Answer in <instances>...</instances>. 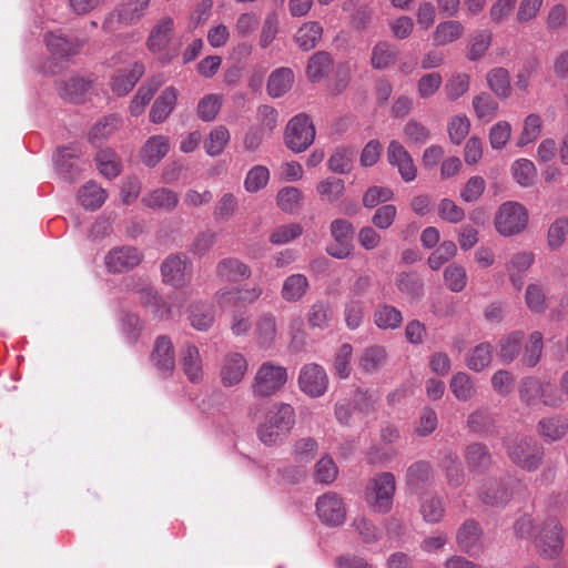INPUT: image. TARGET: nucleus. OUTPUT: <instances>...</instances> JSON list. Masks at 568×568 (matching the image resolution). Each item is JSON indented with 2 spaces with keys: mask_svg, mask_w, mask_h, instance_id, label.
<instances>
[{
  "mask_svg": "<svg viewBox=\"0 0 568 568\" xmlns=\"http://www.w3.org/2000/svg\"><path fill=\"white\" fill-rule=\"evenodd\" d=\"M295 423V412L290 404H274L266 413L264 422L257 428L258 439L266 446L282 442Z\"/></svg>",
  "mask_w": 568,
  "mask_h": 568,
  "instance_id": "nucleus-1",
  "label": "nucleus"
},
{
  "mask_svg": "<svg viewBox=\"0 0 568 568\" xmlns=\"http://www.w3.org/2000/svg\"><path fill=\"white\" fill-rule=\"evenodd\" d=\"M509 459L526 471H535L542 464L545 449L532 437L516 436L505 443Z\"/></svg>",
  "mask_w": 568,
  "mask_h": 568,
  "instance_id": "nucleus-2",
  "label": "nucleus"
},
{
  "mask_svg": "<svg viewBox=\"0 0 568 568\" xmlns=\"http://www.w3.org/2000/svg\"><path fill=\"white\" fill-rule=\"evenodd\" d=\"M520 402L527 407H535L539 402L545 406L558 407L562 403L556 387L535 377H525L518 387Z\"/></svg>",
  "mask_w": 568,
  "mask_h": 568,
  "instance_id": "nucleus-3",
  "label": "nucleus"
},
{
  "mask_svg": "<svg viewBox=\"0 0 568 568\" xmlns=\"http://www.w3.org/2000/svg\"><path fill=\"white\" fill-rule=\"evenodd\" d=\"M396 479L393 473L383 471L375 475L366 487V500L372 509L387 514L393 507Z\"/></svg>",
  "mask_w": 568,
  "mask_h": 568,
  "instance_id": "nucleus-4",
  "label": "nucleus"
},
{
  "mask_svg": "<svg viewBox=\"0 0 568 568\" xmlns=\"http://www.w3.org/2000/svg\"><path fill=\"white\" fill-rule=\"evenodd\" d=\"M315 128L305 113L293 116L286 124L284 143L295 153L307 150L314 142Z\"/></svg>",
  "mask_w": 568,
  "mask_h": 568,
  "instance_id": "nucleus-5",
  "label": "nucleus"
},
{
  "mask_svg": "<svg viewBox=\"0 0 568 568\" xmlns=\"http://www.w3.org/2000/svg\"><path fill=\"white\" fill-rule=\"evenodd\" d=\"M287 382V369L273 362L263 363L254 377L252 390L255 396L270 397L280 392Z\"/></svg>",
  "mask_w": 568,
  "mask_h": 568,
  "instance_id": "nucleus-6",
  "label": "nucleus"
},
{
  "mask_svg": "<svg viewBox=\"0 0 568 568\" xmlns=\"http://www.w3.org/2000/svg\"><path fill=\"white\" fill-rule=\"evenodd\" d=\"M528 224V212L518 202H506L500 205L495 216V226L503 236H511L523 232Z\"/></svg>",
  "mask_w": 568,
  "mask_h": 568,
  "instance_id": "nucleus-7",
  "label": "nucleus"
},
{
  "mask_svg": "<svg viewBox=\"0 0 568 568\" xmlns=\"http://www.w3.org/2000/svg\"><path fill=\"white\" fill-rule=\"evenodd\" d=\"M536 547L545 558H555L564 547V531L557 518H548L535 537Z\"/></svg>",
  "mask_w": 568,
  "mask_h": 568,
  "instance_id": "nucleus-8",
  "label": "nucleus"
},
{
  "mask_svg": "<svg viewBox=\"0 0 568 568\" xmlns=\"http://www.w3.org/2000/svg\"><path fill=\"white\" fill-rule=\"evenodd\" d=\"M150 362L161 378L168 379L173 376L175 371V351L170 336L160 335L155 338Z\"/></svg>",
  "mask_w": 568,
  "mask_h": 568,
  "instance_id": "nucleus-9",
  "label": "nucleus"
},
{
  "mask_svg": "<svg viewBox=\"0 0 568 568\" xmlns=\"http://www.w3.org/2000/svg\"><path fill=\"white\" fill-rule=\"evenodd\" d=\"M142 258L143 254L134 246H116L104 255V266L111 274L126 273L136 267Z\"/></svg>",
  "mask_w": 568,
  "mask_h": 568,
  "instance_id": "nucleus-10",
  "label": "nucleus"
},
{
  "mask_svg": "<svg viewBox=\"0 0 568 568\" xmlns=\"http://www.w3.org/2000/svg\"><path fill=\"white\" fill-rule=\"evenodd\" d=\"M298 386L310 397L323 396L328 387V377L325 369L315 363L304 365L300 372Z\"/></svg>",
  "mask_w": 568,
  "mask_h": 568,
  "instance_id": "nucleus-11",
  "label": "nucleus"
},
{
  "mask_svg": "<svg viewBox=\"0 0 568 568\" xmlns=\"http://www.w3.org/2000/svg\"><path fill=\"white\" fill-rule=\"evenodd\" d=\"M82 150L78 144H70L57 149L54 164L58 174L68 182L79 179L81 168L78 164Z\"/></svg>",
  "mask_w": 568,
  "mask_h": 568,
  "instance_id": "nucleus-12",
  "label": "nucleus"
},
{
  "mask_svg": "<svg viewBox=\"0 0 568 568\" xmlns=\"http://www.w3.org/2000/svg\"><path fill=\"white\" fill-rule=\"evenodd\" d=\"M189 258L183 253L170 254L161 264L163 282L173 287H183L190 281L187 273Z\"/></svg>",
  "mask_w": 568,
  "mask_h": 568,
  "instance_id": "nucleus-13",
  "label": "nucleus"
},
{
  "mask_svg": "<svg viewBox=\"0 0 568 568\" xmlns=\"http://www.w3.org/2000/svg\"><path fill=\"white\" fill-rule=\"evenodd\" d=\"M316 511L320 519L326 525L339 526L345 521V506L335 493H327L318 497Z\"/></svg>",
  "mask_w": 568,
  "mask_h": 568,
  "instance_id": "nucleus-14",
  "label": "nucleus"
},
{
  "mask_svg": "<svg viewBox=\"0 0 568 568\" xmlns=\"http://www.w3.org/2000/svg\"><path fill=\"white\" fill-rule=\"evenodd\" d=\"M388 163L398 169L400 178L405 182H412L417 176V168L408 151L396 140L389 142L387 146Z\"/></svg>",
  "mask_w": 568,
  "mask_h": 568,
  "instance_id": "nucleus-15",
  "label": "nucleus"
},
{
  "mask_svg": "<svg viewBox=\"0 0 568 568\" xmlns=\"http://www.w3.org/2000/svg\"><path fill=\"white\" fill-rule=\"evenodd\" d=\"M150 4V0H128L121 7L104 20L103 28L111 29V23L116 17L120 23L132 26L136 23L144 14Z\"/></svg>",
  "mask_w": 568,
  "mask_h": 568,
  "instance_id": "nucleus-16",
  "label": "nucleus"
},
{
  "mask_svg": "<svg viewBox=\"0 0 568 568\" xmlns=\"http://www.w3.org/2000/svg\"><path fill=\"white\" fill-rule=\"evenodd\" d=\"M215 275L222 282L240 283L251 277L252 270L240 258L227 256L216 263Z\"/></svg>",
  "mask_w": 568,
  "mask_h": 568,
  "instance_id": "nucleus-17",
  "label": "nucleus"
},
{
  "mask_svg": "<svg viewBox=\"0 0 568 568\" xmlns=\"http://www.w3.org/2000/svg\"><path fill=\"white\" fill-rule=\"evenodd\" d=\"M434 479V469L427 460L412 463L405 473V484L414 493H419L428 487Z\"/></svg>",
  "mask_w": 568,
  "mask_h": 568,
  "instance_id": "nucleus-18",
  "label": "nucleus"
},
{
  "mask_svg": "<svg viewBox=\"0 0 568 568\" xmlns=\"http://www.w3.org/2000/svg\"><path fill=\"white\" fill-rule=\"evenodd\" d=\"M145 68L141 62H134L130 68L118 70L111 79V89L119 95H126L144 74Z\"/></svg>",
  "mask_w": 568,
  "mask_h": 568,
  "instance_id": "nucleus-19",
  "label": "nucleus"
},
{
  "mask_svg": "<svg viewBox=\"0 0 568 568\" xmlns=\"http://www.w3.org/2000/svg\"><path fill=\"white\" fill-rule=\"evenodd\" d=\"M183 373L191 383H199L203 377V363L199 348L186 342L180 349Z\"/></svg>",
  "mask_w": 568,
  "mask_h": 568,
  "instance_id": "nucleus-20",
  "label": "nucleus"
},
{
  "mask_svg": "<svg viewBox=\"0 0 568 568\" xmlns=\"http://www.w3.org/2000/svg\"><path fill=\"white\" fill-rule=\"evenodd\" d=\"M174 32V20L171 17L161 18L151 30L146 47L152 53H160L168 49Z\"/></svg>",
  "mask_w": 568,
  "mask_h": 568,
  "instance_id": "nucleus-21",
  "label": "nucleus"
},
{
  "mask_svg": "<svg viewBox=\"0 0 568 568\" xmlns=\"http://www.w3.org/2000/svg\"><path fill=\"white\" fill-rule=\"evenodd\" d=\"M464 458L471 473L483 474L489 469L493 457L488 446L484 443H471L465 448Z\"/></svg>",
  "mask_w": 568,
  "mask_h": 568,
  "instance_id": "nucleus-22",
  "label": "nucleus"
},
{
  "mask_svg": "<svg viewBox=\"0 0 568 568\" xmlns=\"http://www.w3.org/2000/svg\"><path fill=\"white\" fill-rule=\"evenodd\" d=\"M525 337V333L520 329L513 331L500 337L497 356L503 364L509 365L518 358L523 351Z\"/></svg>",
  "mask_w": 568,
  "mask_h": 568,
  "instance_id": "nucleus-23",
  "label": "nucleus"
},
{
  "mask_svg": "<svg viewBox=\"0 0 568 568\" xmlns=\"http://www.w3.org/2000/svg\"><path fill=\"white\" fill-rule=\"evenodd\" d=\"M247 369V363L240 353H231L224 357L221 369V378L224 386H233L239 384Z\"/></svg>",
  "mask_w": 568,
  "mask_h": 568,
  "instance_id": "nucleus-24",
  "label": "nucleus"
},
{
  "mask_svg": "<svg viewBox=\"0 0 568 568\" xmlns=\"http://www.w3.org/2000/svg\"><path fill=\"white\" fill-rule=\"evenodd\" d=\"M44 41L50 52L59 58L77 54L84 44V42L78 38H68L54 32L47 33Z\"/></svg>",
  "mask_w": 568,
  "mask_h": 568,
  "instance_id": "nucleus-25",
  "label": "nucleus"
},
{
  "mask_svg": "<svg viewBox=\"0 0 568 568\" xmlns=\"http://www.w3.org/2000/svg\"><path fill=\"white\" fill-rule=\"evenodd\" d=\"M178 99V90L169 87L155 99L151 111L150 121L153 123H162L173 111Z\"/></svg>",
  "mask_w": 568,
  "mask_h": 568,
  "instance_id": "nucleus-26",
  "label": "nucleus"
},
{
  "mask_svg": "<svg viewBox=\"0 0 568 568\" xmlns=\"http://www.w3.org/2000/svg\"><path fill=\"white\" fill-rule=\"evenodd\" d=\"M478 497L487 506L503 507L510 500L511 493L503 481L491 480L483 487Z\"/></svg>",
  "mask_w": 568,
  "mask_h": 568,
  "instance_id": "nucleus-27",
  "label": "nucleus"
},
{
  "mask_svg": "<svg viewBox=\"0 0 568 568\" xmlns=\"http://www.w3.org/2000/svg\"><path fill=\"white\" fill-rule=\"evenodd\" d=\"M169 139L164 135L151 136L142 148V161L149 166H155L169 152Z\"/></svg>",
  "mask_w": 568,
  "mask_h": 568,
  "instance_id": "nucleus-28",
  "label": "nucleus"
},
{
  "mask_svg": "<svg viewBox=\"0 0 568 568\" xmlns=\"http://www.w3.org/2000/svg\"><path fill=\"white\" fill-rule=\"evenodd\" d=\"M481 535L483 529L479 523L469 518L459 527L456 535V541L462 550L470 552L478 547Z\"/></svg>",
  "mask_w": 568,
  "mask_h": 568,
  "instance_id": "nucleus-29",
  "label": "nucleus"
},
{
  "mask_svg": "<svg viewBox=\"0 0 568 568\" xmlns=\"http://www.w3.org/2000/svg\"><path fill=\"white\" fill-rule=\"evenodd\" d=\"M538 430L547 442L560 440L568 433V418L564 415L544 417L538 422Z\"/></svg>",
  "mask_w": 568,
  "mask_h": 568,
  "instance_id": "nucleus-30",
  "label": "nucleus"
},
{
  "mask_svg": "<svg viewBox=\"0 0 568 568\" xmlns=\"http://www.w3.org/2000/svg\"><path fill=\"white\" fill-rule=\"evenodd\" d=\"M395 285L400 293L412 301H417L424 295V282L416 271L398 273Z\"/></svg>",
  "mask_w": 568,
  "mask_h": 568,
  "instance_id": "nucleus-31",
  "label": "nucleus"
},
{
  "mask_svg": "<svg viewBox=\"0 0 568 568\" xmlns=\"http://www.w3.org/2000/svg\"><path fill=\"white\" fill-rule=\"evenodd\" d=\"M294 82V73L290 68L274 70L267 80L266 90L270 97L276 99L288 92Z\"/></svg>",
  "mask_w": 568,
  "mask_h": 568,
  "instance_id": "nucleus-32",
  "label": "nucleus"
},
{
  "mask_svg": "<svg viewBox=\"0 0 568 568\" xmlns=\"http://www.w3.org/2000/svg\"><path fill=\"white\" fill-rule=\"evenodd\" d=\"M486 82L497 98L505 100L510 97V74L506 68L496 67L490 69L486 74Z\"/></svg>",
  "mask_w": 568,
  "mask_h": 568,
  "instance_id": "nucleus-33",
  "label": "nucleus"
},
{
  "mask_svg": "<svg viewBox=\"0 0 568 568\" xmlns=\"http://www.w3.org/2000/svg\"><path fill=\"white\" fill-rule=\"evenodd\" d=\"M356 151L353 146L339 145L327 160L328 169L337 174H348L353 169Z\"/></svg>",
  "mask_w": 568,
  "mask_h": 568,
  "instance_id": "nucleus-34",
  "label": "nucleus"
},
{
  "mask_svg": "<svg viewBox=\"0 0 568 568\" xmlns=\"http://www.w3.org/2000/svg\"><path fill=\"white\" fill-rule=\"evenodd\" d=\"M467 428L469 432L475 434H494L496 429V418L488 409L478 408L469 414L467 418Z\"/></svg>",
  "mask_w": 568,
  "mask_h": 568,
  "instance_id": "nucleus-35",
  "label": "nucleus"
},
{
  "mask_svg": "<svg viewBox=\"0 0 568 568\" xmlns=\"http://www.w3.org/2000/svg\"><path fill=\"white\" fill-rule=\"evenodd\" d=\"M464 34V27L457 20H448L436 26L433 33V43L436 47L447 45L457 41Z\"/></svg>",
  "mask_w": 568,
  "mask_h": 568,
  "instance_id": "nucleus-36",
  "label": "nucleus"
},
{
  "mask_svg": "<svg viewBox=\"0 0 568 568\" xmlns=\"http://www.w3.org/2000/svg\"><path fill=\"white\" fill-rule=\"evenodd\" d=\"M106 197V191L94 181H89L79 190V201L85 210H98L105 202Z\"/></svg>",
  "mask_w": 568,
  "mask_h": 568,
  "instance_id": "nucleus-37",
  "label": "nucleus"
},
{
  "mask_svg": "<svg viewBox=\"0 0 568 568\" xmlns=\"http://www.w3.org/2000/svg\"><path fill=\"white\" fill-rule=\"evenodd\" d=\"M398 52L396 45L379 41L372 49L371 64L376 70H384L396 61Z\"/></svg>",
  "mask_w": 568,
  "mask_h": 568,
  "instance_id": "nucleus-38",
  "label": "nucleus"
},
{
  "mask_svg": "<svg viewBox=\"0 0 568 568\" xmlns=\"http://www.w3.org/2000/svg\"><path fill=\"white\" fill-rule=\"evenodd\" d=\"M139 301L145 307H151L154 316L160 320L169 318L171 307L164 303L158 292L151 286H144L138 291Z\"/></svg>",
  "mask_w": 568,
  "mask_h": 568,
  "instance_id": "nucleus-39",
  "label": "nucleus"
},
{
  "mask_svg": "<svg viewBox=\"0 0 568 568\" xmlns=\"http://www.w3.org/2000/svg\"><path fill=\"white\" fill-rule=\"evenodd\" d=\"M334 312L329 302L320 300L310 306L307 323L313 328L326 329L333 318Z\"/></svg>",
  "mask_w": 568,
  "mask_h": 568,
  "instance_id": "nucleus-40",
  "label": "nucleus"
},
{
  "mask_svg": "<svg viewBox=\"0 0 568 568\" xmlns=\"http://www.w3.org/2000/svg\"><path fill=\"white\" fill-rule=\"evenodd\" d=\"M255 334L260 346L271 347L277 335L275 316L271 313L261 315L255 324Z\"/></svg>",
  "mask_w": 568,
  "mask_h": 568,
  "instance_id": "nucleus-41",
  "label": "nucleus"
},
{
  "mask_svg": "<svg viewBox=\"0 0 568 568\" xmlns=\"http://www.w3.org/2000/svg\"><path fill=\"white\" fill-rule=\"evenodd\" d=\"M333 60L328 52L317 51L314 53L307 63L306 74L311 82L315 83L321 81L331 70Z\"/></svg>",
  "mask_w": 568,
  "mask_h": 568,
  "instance_id": "nucleus-42",
  "label": "nucleus"
},
{
  "mask_svg": "<svg viewBox=\"0 0 568 568\" xmlns=\"http://www.w3.org/2000/svg\"><path fill=\"white\" fill-rule=\"evenodd\" d=\"M162 81L158 78H152L148 83L142 84L133 100L130 103V112L133 116H139L143 113L146 104L152 100L155 91L160 88Z\"/></svg>",
  "mask_w": 568,
  "mask_h": 568,
  "instance_id": "nucleus-43",
  "label": "nucleus"
},
{
  "mask_svg": "<svg viewBox=\"0 0 568 568\" xmlns=\"http://www.w3.org/2000/svg\"><path fill=\"white\" fill-rule=\"evenodd\" d=\"M323 28L316 21L304 23L295 34V41L301 50L310 51L316 47L322 38Z\"/></svg>",
  "mask_w": 568,
  "mask_h": 568,
  "instance_id": "nucleus-44",
  "label": "nucleus"
},
{
  "mask_svg": "<svg viewBox=\"0 0 568 568\" xmlns=\"http://www.w3.org/2000/svg\"><path fill=\"white\" fill-rule=\"evenodd\" d=\"M387 352L384 346L366 347L359 358V368L367 374L375 373L385 364Z\"/></svg>",
  "mask_w": 568,
  "mask_h": 568,
  "instance_id": "nucleus-45",
  "label": "nucleus"
},
{
  "mask_svg": "<svg viewBox=\"0 0 568 568\" xmlns=\"http://www.w3.org/2000/svg\"><path fill=\"white\" fill-rule=\"evenodd\" d=\"M151 209L172 211L179 203L178 194L169 189H156L142 199Z\"/></svg>",
  "mask_w": 568,
  "mask_h": 568,
  "instance_id": "nucleus-46",
  "label": "nucleus"
},
{
  "mask_svg": "<svg viewBox=\"0 0 568 568\" xmlns=\"http://www.w3.org/2000/svg\"><path fill=\"white\" fill-rule=\"evenodd\" d=\"M520 362L526 367H535L541 357L544 349L542 334L539 331L530 333L526 344H523Z\"/></svg>",
  "mask_w": 568,
  "mask_h": 568,
  "instance_id": "nucleus-47",
  "label": "nucleus"
},
{
  "mask_svg": "<svg viewBox=\"0 0 568 568\" xmlns=\"http://www.w3.org/2000/svg\"><path fill=\"white\" fill-rule=\"evenodd\" d=\"M308 285L305 275L293 274L284 281L281 295L286 302H297L306 294Z\"/></svg>",
  "mask_w": 568,
  "mask_h": 568,
  "instance_id": "nucleus-48",
  "label": "nucleus"
},
{
  "mask_svg": "<svg viewBox=\"0 0 568 568\" xmlns=\"http://www.w3.org/2000/svg\"><path fill=\"white\" fill-rule=\"evenodd\" d=\"M493 358V347L489 343H480L469 349L466 354V365L469 369L474 372H481L485 369L491 362Z\"/></svg>",
  "mask_w": 568,
  "mask_h": 568,
  "instance_id": "nucleus-49",
  "label": "nucleus"
},
{
  "mask_svg": "<svg viewBox=\"0 0 568 568\" xmlns=\"http://www.w3.org/2000/svg\"><path fill=\"white\" fill-rule=\"evenodd\" d=\"M374 322L378 328L382 329H396L403 322V316L399 310L393 305L383 304L377 306L374 312Z\"/></svg>",
  "mask_w": 568,
  "mask_h": 568,
  "instance_id": "nucleus-50",
  "label": "nucleus"
},
{
  "mask_svg": "<svg viewBox=\"0 0 568 568\" xmlns=\"http://www.w3.org/2000/svg\"><path fill=\"white\" fill-rule=\"evenodd\" d=\"M419 511L426 523L436 524L440 521L445 514L443 499L437 495H424L420 499Z\"/></svg>",
  "mask_w": 568,
  "mask_h": 568,
  "instance_id": "nucleus-51",
  "label": "nucleus"
},
{
  "mask_svg": "<svg viewBox=\"0 0 568 568\" xmlns=\"http://www.w3.org/2000/svg\"><path fill=\"white\" fill-rule=\"evenodd\" d=\"M99 171L106 179H113L121 173V161L114 151L110 149L100 150L95 155Z\"/></svg>",
  "mask_w": 568,
  "mask_h": 568,
  "instance_id": "nucleus-52",
  "label": "nucleus"
},
{
  "mask_svg": "<svg viewBox=\"0 0 568 568\" xmlns=\"http://www.w3.org/2000/svg\"><path fill=\"white\" fill-rule=\"evenodd\" d=\"M90 88V81L81 77H73L64 82L60 90V95L71 102L79 103L83 101Z\"/></svg>",
  "mask_w": 568,
  "mask_h": 568,
  "instance_id": "nucleus-53",
  "label": "nucleus"
},
{
  "mask_svg": "<svg viewBox=\"0 0 568 568\" xmlns=\"http://www.w3.org/2000/svg\"><path fill=\"white\" fill-rule=\"evenodd\" d=\"M454 396L460 402H467L476 395V388L470 376L467 373H456L449 383Z\"/></svg>",
  "mask_w": 568,
  "mask_h": 568,
  "instance_id": "nucleus-54",
  "label": "nucleus"
},
{
  "mask_svg": "<svg viewBox=\"0 0 568 568\" xmlns=\"http://www.w3.org/2000/svg\"><path fill=\"white\" fill-rule=\"evenodd\" d=\"M121 124L118 115L111 114L99 120L89 132V141L98 145L102 139L111 135Z\"/></svg>",
  "mask_w": 568,
  "mask_h": 568,
  "instance_id": "nucleus-55",
  "label": "nucleus"
},
{
  "mask_svg": "<svg viewBox=\"0 0 568 568\" xmlns=\"http://www.w3.org/2000/svg\"><path fill=\"white\" fill-rule=\"evenodd\" d=\"M511 173L515 181L524 187L532 185L537 178L536 166L532 161L528 159L516 160L511 164Z\"/></svg>",
  "mask_w": 568,
  "mask_h": 568,
  "instance_id": "nucleus-56",
  "label": "nucleus"
},
{
  "mask_svg": "<svg viewBox=\"0 0 568 568\" xmlns=\"http://www.w3.org/2000/svg\"><path fill=\"white\" fill-rule=\"evenodd\" d=\"M190 320L195 329L207 331L214 323V310L207 304H193L190 310Z\"/></svg>",
  "mask_w": 568,
  "mask_h": 568,
  "instance_id": "nucleus-57",
  "label": "nucleus"
},
{
  "mask_svg": "<svg viewBox=\"0 0 568 568\" xmlns=\"http://www.w3.org/2000/svg\"><path fill=\"white\" fill-rule=\"evenodd\" d=\"M491 44V32L488 30H479L475 32L469 41L467 59L469 61H478L480 60L488 48Z\"/></svg>",
  "mask_w": 568,
  "mask_h": 568,
  "instance_id": "nucleus-58",
  "label": "nucleus"
},
{
  "mask_svg": "<svg viewBox=\"0 0 568 568\" xmlns=\"http://www.w3.org/2000/svg\"><path fill=\"white\" fill-rule=\"evenodd\" d=\"M473 108L478 119L490 121L498 110V103L489 93L480 92L474 97Z\"/></svg>",
  "mask_w": 568,
  "mask_h": 568,
  "instance_id": "nucleus-59",
  "label": "nucleus"
},
{
  "mask_svg": "<svg viewBox=\"0 0 568 568\" xmlns=\"http://www.w3.org/2000/svg\"><path fill=\"white\" fill-rule=\"evenodd\" d=\"M121 331L129 344L133 345L138 342L144 328V323L139 315L134 313H124L121 316Z\"/></svg>",
  "mask_w": 568,
  "mask_h": 568,
  "instance_id": "nucleus-60",
  "label": "nucleus"
},
{
  "mask_svg": "<svg viewBox=\"0 0 568 568\" xmlns=\"http://www.w3.org/2000/svg\"><path fill=\"white\" fill-rule=\"evenodd\" d=\"M229 141V130L225 126L220 125L212 130L207 139L204 141L205 152L211 156L220 155Z\"/></svg>",
  "mask_w": 568,
  "mask_h": 568,
  "instance_id": "nucleus-61",
  "label": "nucleus"
},
{
  "mask_svg": "<svg viewBox=\"0 0 568 568\" xmlns=\"http://www.w3.org/2000/svg\"><path fill=\"white\" fill-rule=\"evenodd\" d=\"M222 106V95L220 94H207L204 95L197 104L196 113L197 116L204 122H211L215 120Z\"/></svg>",
  "mask_w": 568,
  "mask_h": 568,
  "instance_id": "nucleus-62",
  "label": "nucleus"
},
{
  "mask_svg": "<svg viewBox=\"0 0 568 568\" xmlns=\"http://www.w3.org/2000/svg\"><path fill=\"white\" fill-rule=\"evenodd\" d=\"M237 209V197L233 193H224L215 203L213 216L217 222H226L235 214Z\"/></svg>",
  "mask_w": 568,
  "mask_h": 568,
  "instance_id": "nucleus-63",
  "label": "nucleus"
},
{
  "mask_svg": "<svg viewBox=\"0 0 568 568\" xmlns=\"http://www.w3.org/2000/svg\"><path fill=\"white\" fill-rule=\"evenodd\" d=\"M457 253V246L453 241H444L428 256L427 263L433 271L439 270L445 263L452 260Z\"/></svg>",
  "mask_w": 568,
  "mask_h": 568,
  "instance_id": "nucleus-64",
  "label": "nucleus"
}]
</instances>
